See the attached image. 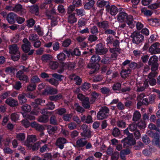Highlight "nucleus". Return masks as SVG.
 Listing matches in <instances>:
<instances>
[{
  "label": "nucleus",
  "instance_id": "obj_1",
  "mask_svg": "<svg viewBox=\"0 0 160 160\" xmlns=\"http://www.w3.org/2000/svg\"><path fill=\"white\" fill-rule=\"evenodd\" d=\"M158 57L156 55H153L151 57V77H155L158 74L157 71L158 70L159 64L158 63Z\"/></svg>",
  "mask_w": 160,
  "mask_h": 160
},
{
  "label": "nucleus",
  "instance_id": "obj_2",
  "mask_svg": "<svg viewBox=\"0 0 160 160\" xmlns=\"http://www.w3.org/2000/svg\"><path fill=\"white\" fill-rule=\"evenodd\" d=\"M101 60V58L99 56L97 55H93L91 58L90 63L88 65V67L89 68H92L93 70L91 72H92L91 74L94 73L96 71L99 69V65L98 62Z\"/></svg>",
  "mask_w": 160,
  "mask_h": 160
},
{
  "label": "nucleus",
  "instance_id": "obj_3",
  "mask_svg": "<svg viewBox=\"0 0 160 160\" xmlns=\"http://www.w3.org/2000/svg\"><path fill=\"white\" fill-rule=\"evenodd\" d=\"M130 37L132 38V42L137 44L141 42L144 39V36L140 32L137 31H135L132 33Z\"/></svg>",
  "mask_w": 160,
  "mask_h": 160
},
{
  "label": "nucleus",
  "instance_id": "obj_4",
  "mask_svg": "<svg viewBox=\"0 0 160 160\" xmlns=\"http://www.w3.org/2000/svg\"><path fill=\"white\" fill-rule=\"evenodd\" d=\"M109 111V109L107 107H102L97 113V117L98 119L102 120L106 118L108 116Z\"/></svg>",
  "mask_w": 160,
  "mask_h": 160
},
{
  "label": "nucleus",
  "instance_id": "obj_5",
  "mask_svg": "<svg viewBox=\"0 0 160 160\" xmlns=\"http://www.w3.org/2000/svg\"><path fill=\"white\" fill-rule=\"evenodd\" d=\"M122 143L123 142V147L127 148L130 146L135 144V140L133 138V135H130L129 137H126L121 141Z\"/></svg>",
  "mask_w": 160,
  "mask_h": 160
},
{
  "label": "nucleus",
  "instance_id": "obj_6",
  "mask_svg": "<svg viewBox=\"0 0 160 160\" xmlns=\"http://www.w3.org/2000/svg\"><path fill=\"white\" fill-rule=\"evenodd\" d=\"M81 129L83 130L82 132L81 133L82 136L88 138H89L91 137V132L87 125L84 124L82 125Z\"/></svg>",
  "mask_w": 160,
  "mask_h": 160
},
{
  "label": "nucleus",
  "instance_id": "obj_7",
  "mask_svg": "<svg viewBox=\"0 0 160 160\" xmlns=\"http://www.w3.org/2000/svg\"><path fill=\"white\" fill-rule=\"evenodd\" d=\"M95 50L96 53L98 55L105 54L108 51V49L104 47L101 43H99L98 44L97 47L96 48Z\"/></svg>",
  "mask_w": 160,
  "mask_h": 160
},
{
  "label": "nucleus",
  "instance_id": "obj_8",
  "mask_svg": "<svg viewBox=\"0 0 160 160\" xmlns=\"http://www.w3.org/2000/svg\"><path fill=\"white\" fill-rule=\"evenodd\" d=\"M24 44L22 45V48L23 51L27 53L30 50L31 46L30 42L26 38H24L22 40Z\"/></svg>",
  "mask_w": 160,
  "mask_h": 160
},
{
  "label": "nucleus",
  "instance_id": "obj_9",
  "mask_svg": "<svg viewBox=\"0 0 160 160\" xmlns=\"http://www.w3.org/2000/svg\"><path fill=\"white\" fill-rule=\"evenodd\" d=\"M160 43L156 42L151 46V54L160 53Z\"/></svg>",
  "mask_w": 160,
  "mask_h": 160
},
{
  "label": "nucleus",
  "instance_id": "obj_10",
  "mask_svg": "<svg viewBox=\"0 0 160 160\" xmlns=\"http://www.w3.org/2000/svg\"><path fill=\"white\" fill-rule=\"evenodd\" d=\"M110 52L112 53L110 58L111 60H115L117 59L118 55L116 53V52H118L119 53L122 52L121 49L118 48H110Z\"/></svg>",
  "mask_w": 160,
  "mask_h": 160
},
{
  "label": "nucleus",
  "instance_id": "obj_11",
  "mask_svg": "<svg viewBox=\"0 0 160 160\" xmlns=\"http://www.w3.org/2000/svg\"><path fill=\"white\" fill-rule=\"evenodd\" d=\"M67 140L64 138H58L55 142L56 145L60 149H62L64 148V144L67 142Z\"/></svg>",
  "mask_w": 160,
  "mask_h": 160
},
{
  "label": "nucleus",
  "instance_id": "obj_12",
  "mask_svg": "<svg viewBox=\"0 0 160 160\" xmlns=\"http://www.w3.org/2000/svg\"><path fill=\"white\" fill-rule=\"evenodd\" d=\"M37 140L36 136L35 135H29L27 136V140L25 142V145L26 146L30 147V145L32 142H35Z\"/></svg>",
  "mask_w": 160,
  "mask_h": 160
},
{
  "label": "nucleus",
  "instance_id": "obj_13",
  "mask_svg": "<svg viewBox=\"0 0 160 160\" xmlns=\"http://www.w3.org/2000/svg\"><path fill=\"white\" fill-rule=\"evenodd\" d=\"M16 76L20 80H22L26 82H28L29 81L27 76L24 74L22 71H18L16 73Z\"/></svg>",
  "mask_w": 160,
  "mask_h": 160
},
{
  "label": "nucleus",
  "instance_id": "obj_14",
  "mask_svg": "<svg viewBox=\"0 0 160 160\" xmlns=\"http://www.w3.org/2000/svg\"><path fill=\"white\" fill-rule=\"evenodd\" d=\"M96 24L99 28L102 29L104 31L107 28H109L110 27L109 23L108 21H107L98 22Z\"/></svg>",
  "mask_w": 160,
  "mask_h": 160
},
{
  "label": "nucleus",
  "instance_id": "obj_15",
  "mask_svg": "<svg viewBox=\"0 0 160 160\" xmlns=\"http://www.w3.org/2000/svg\"><path fill=\"white\" fill-rule=\"evenodd\" d=\"M148 81L147 80H146L145 81L143 84V85L144 86H143L142 84L141 83H138L137 84V89L136 90V91L137 92H142L144 91L145 88H146L148 87Z\"/></svg>",
  "mask_w": 160,
  "mask_h": 160
},
{
  "label": "nucleus",
  "instance_id": "obj_16",
  "mask_svg": "<svg viewBox=\"0 0 160 160\" xmlns=\"http://www.w3.org/2000/svg\"><path fill=\"white\" fill-rule=\"evenodd\" d=\"M87 143V141L84 138H81L78 139L76 141V147L82 148L85 146Z\"/></svg>",
  "mask_w": 160,
  "mask_h": 160
},
{
  "label": "nucleus",
  "instance_id": "obj_17",
  "mask_svg": "<svg viewBox=\"0 0 160 160\" xmlns=\"http://www.w3.org/2000/svg\"><path fill=\"white\" fill-rule=\"evenodd\" d=\"M106 10L112 15H115L118 12L117 8L114 5L111 7L108 6L106 8Z\"/></svg>",
  "mask_w": 160,
  "mask_h": 160
},
{
  "label": "nucleus",
  "instance_id": "obj_18",
  "mask_svg": "<svg viewBox=\"0 0 160 160\" xmlns=\"http://www.w3.org/2000/svg\"><path fill=\"white\" fill-rule=\"evenodd\" d=\"M128 14L124 12H120L118 16V21L122 22L127 21Z\"/></svg>",
  "mask_w": 160,
  "mask_h": 160
},
{
  "label": "nucleus",
  "instance_id": "obj_19",
  "mask_svg": "<svg viewBox=\"0 0 160 160\" xmlns=\"http://www.w3.org/2000/svg\"><path fill=\"white\" fill-rule=\"evenodd\" d=\"M5 102L8 105L12 107L17 106L18 105L17 101L11 98H7Z\"/></svg>",
  "mask_w": 160,
  "mask_h": 160
},
{
  "label": "nucleus",
  "instance_id": "obj_20",
  "mask_svg": "<svg viewBox=\"0 0 160 160\" xmlns=\"http://www.w3.org/2000/svg\"><path fill=\"white\" fill-rule=\"evenodd\" d=\"M17 15L13 12H10L8 13L7 17V20L8 22L11 24H13L15 22V20Z\"/></svg>",
  "mask_w": 160,
  "mask_h": 160
},
{
  "label": "nucleus",
  "instance_id": "obj_21",
  "mask_svg": "<svg viewBox=\"0 0 160 160\" xmlns=\"http://www.w3.org/2000/svg\"><path fill=\"white\" fill-rule=\"evenodd\" d=\"M53 57L51 55L49 54H45L42 55L41 58V59L44 63L50 62L52 60Z\"/></svg>",
  "mask_w": 160,
  "mask_h": 160
},
{
  "label": "nucleus",
  "instance_id": "obj_22",
  "mask_svg": "<svg viewBox=\"0 0 160 160\" xmlns=\"http://www.w3.org/2000/svg\"><path fill=\"white\" fill-rule=\"evenodd\" d=\"M9 52L12 54L20 53L18 48L16 44H14L9 46Z\"/></svg>",
  "mask_w": 160,
  "mask_h": 160
},
{
  "label": "nucleus",
  "instance_id": "obj_23",
  "mask_svg": "<svg viewBox=\"0 0 160 160\" xmlns=\"http://www.w3.org/2000/svg\"><path fill=\"white\" fill-rule=\"evenodd\" d=\"M18 99L20 104H23L26 102L27 99L26 97V94L22 93L19 94L18 96Z\"/></svg>",
  "mask_w": 160,
  "mask_h": 160
},
{
  "label": "nucleus",
  "instance_id": "obj_24",
  "mask_svg": "<svg viewBox=\"0 0 160 160\" xmlns=\"http://www.w3.org/2000/svg\"><path fill=\"white\" fill-rule=\"evenodd\" d=\"M14 12H20L21 14L25 13V10L22 8V6L20 4H18L14 7Z\"/></svg>",
  "mask_w": 160,
  "mask_h": 160
},
{
  "label": "nucleus",
  "instance_id": "obj_25",
  "mask_svg": "<svg viewBox=\"0 0 160 160\" xmlns=\"http://www.w3.org/2000/svg\"><path fill=\"white\" fill-rule=\"evenodd\" d=\"M45 92L48 94H55L58 93V90L56 88L49 87L45 89Z\"/></svg>",
  "mask_w": 160,
  "mask_h": 160
},
{
  "label": "nucleus",
  "instance_id": "obj_26",
  "mask_svg": "<svg viewBox=\"0 0 160 160\" xmlns=\"http://www.w3.org/2000/svg\"><path fill=\"white\" fill-rule=\"evenodd\" d=\"M29 11L32 13H35L38 15L39 13V7L38 5L35 4L29 8Z\"/></svg>",
  "mask_w": 160,
  "mask_h": 160
},
{
  "label": "nucleus",
  "instance_id": "obj_27",
  "mask_svg": "<svg viewBox=\"0 0 160 160\" xmlns=\"http://www.w3.org/2000/svg\"><path fill=\"white\" fill-rule=\"evenodd\" d=\"M131 70L129 69H122L121 72V76L122 78H125L128 77L131 74Z\"/></svg>",
  "mask_w": 160,
  "mask_h": 160
},
{
  "label": "nucleus",
  "instance_id": "obj_28",
  "mask_svg": "<svg viewBox=\"0 0 160 160\" xmlns=\"http://www.w3.org/2000/svg\"><path fill=\"white\" fill-rule=\"evenodd\" d=\"M58 129L56 126H52L51 125H48L47 127V130L49 134H53Z\"/></svg>",
  "mask_w": 160,
  "mask_h": 160
},
{
  "label": "nucleus",
  "instance_id": "obj_29",
  "mask_svg": "<svg viewBox=\"0 0 160 160\" xmlns=\"http://www.w3.org/2000/svg\"><path fill=\"white\" fill-rule=\"evenodd\" d=\"M82 102V106L84 108L88 109L90 107L89 98L87 97Z\"/></svg>",
  "mask_w": 160,
  "mask_h": 160
},
{
  "label": "nucleus",
  "instance_id": "obj_30",
  "mask_svg": "<svg viewBox=\"0 0 160 160\" xmlns=\"http://www.w3.org/2000/svg\"><path fill=\"white\" fill-rule=\"evenodd\" d=\"M41 144L40 142H37L34 143L33 144L32 143L30 145V147L29 146H27L30 149H32L33 151H35L38 150L39 146Z\"/></svg>",
  "mask_w": 160,
  "mask_h": 160
},
{
  "label": "nucleus",
  "instance_id": "obj_31",
  "mask_svg": "<svg viewBox=\"0 0 160 160\" xmlns=\"http://www.w3.org/2000/svg\"><path fill=\"white\" fill-rule=\"evenodd\" d=\"M48 120V117L47 115L40 116L38 118V121L42 123H47Z\"/></svg>",
  "mask_w": 160,
  "mask_h": 160
},
{
  "label": "nucleus",
  "instance_id": "obj_32",
  "mask_svg": "<svg viewBox=\"0 0 160 160\" xmlns=\"http://www.w3.org/2000/svg\"><path fill=\"white\" fill-rule=\"evenodd\" d=\"M108 2L102 0H99L97 1V5L99 7L102 8L105 6L106 8L109 6Z\"/></svg>",
  "mask_w": 160,
  "mask_h": 160
},
{
  "label": "nucleus",
  "instance_id": "obj_33",
  "mask_svg": "<svg viewBox=\"0 0 160 160\" xmlns=\"http://www.w3.org/2000/svg\"><path fill=\"white\" fill-rule=\"evenodd\" d=\"M56 14L55 10L52 8L50 11L48 10H47L46 11V15L48 17V19H52L53 18L52 14Z\"/></svg>",
  "mask_w": 160,
  "mask_h": 160
},
{
  "label": "nucleus",
  "instance_id": "obj_34",
  "mask_svg": "<svg viewBox=\"0 0 160 160\" xmlns=\"http://www.w3.org/2000/svg\"><path fill=\"white\" fill-rule=\"evenodd\" d=\"M77 19L75 17V13H73L69 15L68 18V22L71 23H73L76 22Z\"/></svg>",
  "mask_w": 160,
  "mask_h": 160
},
{
  "label": "nucleus",
  "instance_id": "obj_35",
  "mask_svg": "<svg viewBox=\"0 0 160 160\" xmlns=\"http://www.w3.org/2000/svg\"><path fill=\"white\" fill-rule=\"evenodd\" d=\"M49 65L51 69H56L58 67V63L56 61H53L52 60L49 63Z\"/></svg>",
  "mask_w": 160,
  "mask_h": 160
},
{
  "label": "nucleus",
  "instance_id": "obj_36",
  "mask_svg": "<svg viewBox=\"0 0 160 160\" xmlns=\"http://www.w3.org/2000/svg\"><path fill=\"white\" fill-rule=\"evenodd\" d=\"M160 25V20L157 18L151 19V25L153 27L158 26Z\"/></svg>",
  "mask_w": 160,
  "mask_h": 160
},
{
  "label": "nucleus",
  "instance_id": "obj_37",
  "mask_svg": "<svg viewBox=\"0 0 160 160\" xmlns=\"http://www.w3.org/2000/svg\"><path fill=\"white\" fill-rule=\"evenodd\" d=\"M57 58L60 62L61 63L65 60L66 56L64 53L63 52H61L57 55Z\"/></svg>",
  "mask_w": 160,
  "mask_h": 160
},
{
  "label": "nucleus",
  "instance_id": "obj_38",
  "mask_svg": "<svg viewBox=\"0 0 160 160\" xmlns=\"http://www.w3.org/2000/svg\"><path fill=\"white\" fill-rule=\"evenodd\" d=\"M141 117V115L140 112L137 111H136L133 113L132 120L134 121H137L140 119Z\"/></svg>",
  "mask_w": 160,
  "mask_h": 160
},
{
  "label": "nucleus",
  "instance_id": "obj_39",
  "mask_svg": "<svg viewBox=\"0 0 160 160\" xmlns=\"http://www.w3.org/2000/svg\"><path fill=\"white\" fill-rule=\"evenodd\" d=\"M62 96L61 94H59L56 95L50 96L49 99L51 101H56L62 98Z\"/></svg>",
  "mask_w": 160,
  "mask_h": 160
},
{
  "label": "nucleus",
  "instance_id": "obj_40",
  "mask_svg": "<svg viewBox=\"0 0 160 160\" xmlns=\"http://www.w3.org/2000/svg\"><path fill=\"white\" fill-rule=\"evenodd\" d=\"M95 3L93 0H91L85 4L84 5V8L87 9H89L92 8Z\"/></svg>",
  "mask_w": 160,
  "mask_h": 160
},
{
  "label": "nucleus",
  "instance_id": "obj_41",
  "mask_svg": "<svg viewBox=\"0 0 160 160\" xmlns=\"http://www.w3.org/2000/svg\"><path fill=\"white\" fill-rule=\"evenodd\" d=\"M23 116L25 119H28L30 120H34L35 119V117L30 112L29 114L23 113L22 114Z\"/></svg>",
  "mask_w": 160,
  "mask_h": 160
},
{
  "label": "nucleus",
  "instance_id": "obj_42",
  "mask_svg": "<svg viewBox=\"0 0 160 160\" xmlns=\"http://www.w3.org/2000/svg\"><path fill=\"white\" fill-rule=\"evenodd\" d=\"M22 110L24 112H29L31 110V106L28 104H25L21 107Z\"/></svg>",
  "mask_w": 160,
  "mask_h": 160
},
{
  "label": "nucleus",
  "instance_id": "obj_43",
  "mask_svg": "<svg viewBox=\"0 0 160 160\" xmlns=\"http://www.w3.org/2000/svg\"><path fill=\"white\" fill-rule=\"evenodd\" d=\"M46 81L48 82L52 85L56 86H57L59 84L58 81L53 78H52L50 79H47Z\"/></svg>",
  "mask_w": 160,
  "mask_h": 160
},
{
  "label": "nucleus",
  "instance_id": "obj_44",
  "mask_svg": "<svg viewBox=\"0 0 160 160\" xmlns=\"http://www.w3.org/2000/svg\"><path fill=\"white\" fill-rule=\"evenodd\" d=\"M10 92L8 91L2 93L0 95V98L1 100H4L10 96Z\"/></svg>",
  "mask_w": 160,
  "mask_h": 160
},
{
  "label": "nucleus",
  "instance_id": "obj_45",
  "mask_svg": "<svg viewBox=\"0 0 160 160\" xmlns=\"http://www.w3.org/2000/svg\"><path fill=\"white\" fill-rule=\"evenodd\" d=\"M72 115L73 114L72 113L65 114L63 115L62 118L65 121L69 122L72 117Z\"/></svg>",
  "mask_w": 160,
  "mask_h": 160
},
{
  "label": "nucleus",
  "instance_id": "obj_46",
  "mask_svg": "<svg viewBox=\"0 0 160 160\" xmlns=\"http://www.w3.org/2000/svg\"><path fill=\"white\" fill-rule=\"evenodd\" d=\"M71 79H74L75 83L77 85H80L82 82V79L78 76H76L75 75H73Z\"/></svg>",
  "mask_w": 160,
  "mask_h": 160
},
{
  "label": "nucleus",
  "instance_id": "obj_47",
  "mask_svg": "<svg viewBox=\"0 0 160 160\" xmlns=\"http://www.w3.org/2000/svg\"><path fill=\"white\" fill-rule=\"evenodd\" d=\"M112 61L111 59L109 57L104 56L103 59L101 61V62L105 64H109Z\"/></svg>",
  "mask_w": 160,
  "mask_h": 160
},
{
  "label": "nucleus",
  "instance_id": "obj_48",
  "mask_svg": "<svg viewBox=\"0 0 160 160\" xmlns=\"http://www.w3.org/2000/svg\"><path fill=\"white\" fill-rule=\"evenodd\" d=\"M74 106L75 107V110L78 112L82 113L85 111L84 109L78 103H75Z\"/></svg>",
  "mask_w": 160,
  "mask_h": 160
},
{
  "label": "nucleus",
  "instance_id": "obj_49",
  "mask_svg": "<svg viewBox=\"0 0 160 160\" xmlns=\"http://www.w3.org/2000/svg\"><path fill=\"white\" fill-rule=\"evenodd\" d=\"M104 33L106 35H112L115 36L116 34L115 31L113 30L107 28L104 30Z\"/></svg>",
  "mask_w": 160,
  "mask_h": 160
},
{
  "label": "nucleus",
  "instance_id": "obj_50",
  "mask_svg": "<svg viewBox=\"0 0 160 160\" xmlns=\"http://www.w3.org/2000/svg\"><path fill=\"white\" fill-rule=\"evenodd\" d=\"M16 138L19 141L22 142L25 139V134L23 133H19L16 135Z\"/></svg>",
  "mask_w": 160,
  "mask_h": 160
},
{
  "label": "nucleus",
  "instance_id": "obj_51",
  "mask_svg": "<svg viewBox=\"0 0 160 160\" xmlns=\"http://www.w3.org/2000/svg\"><path fill=\"white\" fill-rule=\"evenodd\" d=\"M101 93L103 94L108 95L110 92V89L106 87H103L100 89Z\"/></svg>",
  "mask_w": 160,
  "mask_h": 160
},
{
  "label": "nucleus",
  "instance_id": "obj_52",
  "mask_svg": "<svg viewBox=\"0 0 160 160\" xmlns=\"http://www.w3.org/2000/svg\"><path fill=\"white\" fill-rule=\"evenodd\" d=\"M32 83L35 84L40 82V80L38 77L36 75L32 76L31 79Z\"/></svg>",
  "mask_w": 160,
  "mask_h": 160
},
{
  "label": "nucleus",
  "instance_id": "obj_53",
  "mask_svg": "<svg viewBox=\"0 0 160 160\" xmlns=\"http://www.w3.org/2000/svg\"><path fill=\"white\" fill-rule=\"evenodd\" d=\"M28 38L29 40L32 42L37 41L38 39V37L37 35L34 34H31Z\"/></svg>",
  "mask_w": 160,
  "mask_h": 160
},
{
  "label": "nucleus",
  "instance_id": "obj_54",
  "mask_svg": "<svg viewBox=\"0 0 160 160\" xmlns=\"http://www.w3.org/2000/svg\"><path fill=\"white\" fill-rule=\"evenodd\" d=\"M137 126L136 123L133 122L129 125L128 128L130 131L133 132L137 130Z\"/></svg>",
  "mask_w": 160,
  "mask_h": 160
},
{
  "label": "nucleus",
  "instance_id": "obj_55",
  "mask_svg": "<svg viewBox=\"0 0 160 160\" xmlns=\"http://www.w3.org/2000/svg\"><path fill=\"white\" fill-rule=\"evenodd\" d=\"M119 156L118 152H115L111 155V159L112 160H117L119 158Z\"/></svg>",
  "mask_w": 160,
  "mask_h": 160
},
{
  "label": "nucleus",
  "instance_id": "obj_56",
  "mask_svg": "<svg viewBox=\"0 0 160 160\" xmlns=\"http://www.w3.org/2000/svg\"><path fill=\"white\" fill-rule=\"evenodd\" d=\"M112 133L114 137H117L120 135V132L118 128H116L113 129Z\"/></svg>",
  "mask_w": 160,
  "mask_h": 160
},
{
  "label": "nucleus",
  "instance_id": "obj_57",
  "mask_svg": "<svg viewBox=\"0 0 160 160\" xmlns=\"http://www.w3.org/2000/svg\"><path fill=\"white\" fill-rule=\"evenodd\" d=\"M90 84L86 82L83 83L81 86L82 90L85 92L88 90L90 88Z\"/></svg>",
  "mask_w": 160,
  "mask_h": 160
},
{
  "label": "nucleus",
  "instance_id": "obj_58",
  "mask_svg": "<svg viewBox=\"0 0 160 160\" xmlns=\"http://www.w3.org/2000/svg\"><path fill=\"white\" fill-rule=\"evenodd\" d=\"M16 71H17L16 68L12 67H7L5 69L6 72L12 73H14Z\"/></svg>",
  "mask_w": 160,
  "mask_h": 160
},
{
  "label": "nucleus",
  "instance_id": "obj_59",
  "mask_svg": "<svg viewBox=\"0 0 160 160\" xmlns=\"http://www.w3.org/2000/svg\"><path fill=\"white\" fill-rule=\"evenodd\" d=\"M19 118L18 114L16 113H12L10 116V118L11 120L13 121L16 122L17 120Z\"/></svg>",
  "mask_w": 160,
  "mask_h": 160
},
{
  "label": "nucleus",
  "instance_id": "obj_60",
  "mask_svg": "<svg viewBox=\"0 0 160 160\" xmlns=\"http://www.w3.org/2000/svg\"><path fill=\"white\" fill-rule=\"evenodd\" d=\"M68 127L69 129L72 130L76 129L77 128L76 124L73 122H72L68 124Z\"/></svg>",
  "mask_w": 160,
  "mask_h": 160
},
{
  "label": "nucleus",
  "instance_id": "obj_61",
  "mask_svg": "<svg viewBox=\"0 0 160 160\" xmlns=\"http://www.w3.org/2000/svg\"><path fill=\"white\" fill-rule=\"evenodd\" d=\"M50 123L54 125H56L58 124L57 121L56 117L54 115H52L50 119Z\"/></svg>",
  "mask_w": 160,
  "mask_h": 160
},
{
  "label": "nucleus",
  "instance_id": "obj_62",
  "mask_svg": "<svg viewBox=\"0 0 160 160\" xmlns=\"http://www.w3.org/2000/svg\"><path fill=\"white\" fill-rule=\"evenodd\" d=\"M66 112V110L64 108L57 109L56 110V113L60 115H62Z\"/></svg>",
  "mask_w": 160,
  "mask_h": 160
},
{
  "label": "nucleus",
  "instance_id": "obj_63",
  "mask_svg": "<svg viewBox=\"0 0 160 160\" xmlns=\"http://www.w3.org/2000/svg\"><path fill=\"white\" fill-rule=\"evenodd\" d=\"M96 35H91L89 36L88 40L90 42H92L96 41L98 39V37Z\"/></svg>",
  "mask_w": 160,
  "mask_h": 160
},
{
  "label": "nucleus",
  "instance_id": "obj_64",
  "mask_svg": "<svg viewBox=\"0 0 160 160\" xmlns=\"http://www.w3.org/2000/svg\"><path fill=\"white\" fill-rule=\"evenodd\" d=\"M91 33L93 34L96 35L98 33V30L97 26H94L90 28Z\"/></svg>",
  "mask_w": 160,
  "mask_h": 160
}]
</instances>
